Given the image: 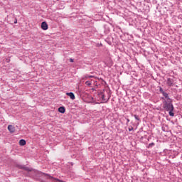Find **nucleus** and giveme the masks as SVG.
I'll list each match as a JSON object with an SVG mask.
<instances>
[{
  "label": "nucleus",
  "mask_w": 182,
  "mask_h": 182,
  "mask_svg": "<svg viewBox=\"0 0 182 182\" xmlns=\"http://www.w3.org/2000/svg\"><path fill=\"white\" fill-rule=\"evenodd\" d=\"M164 109L167 112H168V110H174V107L173 106L170 98H167V100H165L164 102Z\"/></svg>",
  "instance_id": "nucleus-1"
},
{
  "label": "nucleus",
  "mask_w": 182,
  "mask_h": 182,
  "mask_svg": "<svg viewBox=\"0 0 182 182\" xmlns=\"http://www.w3.org/2000/svg\"><path fill=\"white\" fill-rule=\"evenodd\" d=\"M98 96L100 97V100H101L102 102H106V97L105 96L104 92H100L98 93Z\"/></svg>",
  "instance_id": "nucleus-2"
},
{
  "label": "nucleus",
  "mask_w": 182,
  "mask_h": 182,
  "mask_svg": "<svg viewBox=\"0 0 182 182\" xmlns=\"http://www.w3.org/2000/svg\"><path fill=\"white\" fill-rule=\"evenodd\" d=\"M41 29H43V31H48V23H46V21L41 23Z\"/></svg>",
  "instance_id": "nucleus-3"
},
{
  "label": "nucleus",
  "mask_w": 182,
  "mask_h": 182,
  "mask_svg": "<svg viewBox=\"0 0 182 182\" xmlns=\"http://www.w3.org/2000/svg\"><path fill=\"white\" fill-rule=\"evenodd\" d=\"M8 130L10 133H15V127L14 125H9Z\"/></svg>",
  "instance_id": "nucleus-4"
},
{
  "label": "nucleus",
  "mask_w": 182,
  "mask_h": 182,
  "mask_svg": "<svg viewBox=\"0 0 182 182\" xmlns=\"http://www.w3.org/2000/svg\"><path fill=\"white\" fill-rule=\"evenodd\" d=\"M66 95H67V96H69L72 100H75V94H73V92H67Z\"/></svg>",
  "instance_id": "nucleus-5"
},
{
  "label": "nucleus",
  "mask_w": 182,
  "mask_h": 182,
  "mask_svg": "<svg viewBox=\"0 0 182 182\" xmlns=\"http://www.w3.org/2000/svg\"><path fill=\"white\" fill-rule=\"evenodd\" d=\"M173 82H174V81L171 78H168L167 82H166L168 86H173Z\"/></svg>",
  "instance_id": "nucleus-6"
},
{
  "label": "nucleus",
  "mask_w": 182,
  "mask_h": 182,
  "mask_svg": "<svg viewBox=\"0 0 182 182\" xmlns=\"http://www.w3.org/2000/svg\"><path fill=\"white\" fill-rule=\"evenodd\" d=\"M19 168H22L23 170H25L26 171H32V169H31L28 167L22 166H20Z\"/></svg>",
  "instance_id": "nucleus-7"
},
{
  "label": "nucleus",
  "mask_w": 182,
  "mask_h": 182,
  "mask_svg": "<svg viewBox=\"0 0 182 182\" xmlns=\"http://www.w3.org/2000/svg\"><path fill=\"white\" fill-rule=\"evenodd\" d=\"M26 144V141H25V139H21L19 141L20 146H25Z\"/></svg>",
  "instance_id": "nucleus-8"
},
{
  "label": "nucleus",
  "mask_w": 182,
  "mask_h": 182,
  "mask_svg": "<svg viewBox=\"0 0 182 182\" xmlns=\"http://www.w3.org/2000/svg\"><path fill=\"white\" fill-rule=\"evenodd\" d=\"M58 112H59L60 113H65V107H60L58 108Z\"/></svg>",
  "instance_id": "nucleus-9"
},
{
  "label": "nucleus",
  "mask_w": 182,
  "mask_h": 182,
  "mask_svg": "<svg viewBox=\"0 0 182 182\" xmlns=\"http://www.w3.org/2000/svg\"><path fill=\"white\" fill-rule=\"evenodd\" d=\"M163 95L166 98V100H167V99H168V94H167L166 92H164Z\"/></svg>",
  "instance_id": "nucleus-10"
},
{
  "label": "nucleus",
  "mask_w": 182,
  "mask_h": 182,
  "mask_svg": "<svg viewBox=\"0 0 182 182\" xmlns=\"http://www.w3.org/2000/svg\"><path fill=\"white\" fill-rule=\"evenodd\" d=\"M169 116H171L172 117H174V112L173 110H169Z\"/></svg>",
  "instance_id": "nucleus-11"
},
{
  "label": "nucleus",
  "mask_w": 182,
  "mask_h": 182,
  "mask_svg": "<svg viewBox=\"0 0 182 182\" xmlns=\"http://www.w3.org/2000/svg\"><path fill=\"white\" fill-rule=\"evenodd\" d=\"M85 85H86L87 86H92V82H91L90 81H87V82H85Z\"/></svg>",
  "instance_id": "nucleus-12"
},
{
  "label": "nucleus",
  "mask_w": 182,
  "mask_h": 182,
  "mask_svg": "<svg viewBox=\"0 0 182 182\" xmlns=\"http://www.w3.org/2000/svg\"><path fill=\"white\" fill-rule=\"evenodd\" d=\"M89 77V75H85L82 79H87Z\"/></svg>",
  "instance_id": "nucleus-13"
},
{
  "label": "nucleus",
  "mask_w": 182,
  "mask_h": 182,
  "mask_svg": "<svg viewBox=\"0 0 182 182\" xmlns=\"http://www.w3.org/2000/svg\"><path fill=\"white\" fill-rule=\"evenodd\" d=\"M134 117H135L136 120H140V118H139V116L134 115Z\"/></svg>",
  "instance_id": "nucleus-14"
},
{
  "label": "nucleus",
  "mask_w": 182,
  "mask_h": 182,
  "mask_svg": "<svg viewBox=\"0 0 182 182\" xmlns=\"http://www.w3.org/2000/svg\"><path fill=\"white\" fill-rule=\"evenodd\" d=\"M151 146H154V143H151V144H149V147H151Z\"/></svg>",
  "instance_id": "nucleus-15"
},
{
  "label": "nucleus",
  "mask_w": 182,
  "mask_h": 182,
  "mask_svg": "<svg viewBox=\"0 0 182 182\" xmlns=\"http://www.w3.org/2000/svg\"><path fill=\"white\" fill-rule=\"evenodd\" d=\"M132 130H133V127L129 128V132H132Z\"/></svg>",
  "instance_id": "nucleus-16"
},
{
  "label": "nucleus",
  "mask_w": 182,
  "mask_h": 182,
  "mask_svg": "<svg viewBox=\"0 0 182 182\" xmlns=\"http://www.w3.org/2000/svg\"><path fill=\"white\" fill-rule=\"evenodd\" d=\"M70 62L73 63V59L70 58Z\"/></svg>",
  "instance_id": "nucleus-17"
},
{
  "label": "nucleus",
  "mask_w": 182,
  "mask_h": 182,
  "mask_svg": "<svg viewBox=\"0 0 182 182\" xmlns=\"http://www.w3.org/2000/svg\"><path fill=\"white\" fill-rule=\"evenodd\" d=\"M88 77L90 78L93 77V75H88Z\"/></svg>",
  "instance_id": "nucleus-18"
},
{
  "label": "nucleus",
  "mask_w": 182,
  "mask_h": 182,
  "mask_svg": "<svg viewBox=\"0 0 182 182\" xmlns=\"http://www.w3.org/2000/svg\"><path fill=\"white\" fill-rule=\"evenodd\" d=\"M127 123H129V122H130V119H127Z\"/></svg>",
  "instance_id": "nucleus-19"
},
{
  "label": "nucleus",
  "mask_w": 182,
  "mask_h": 182,
  "mask_svg": "<svg viewBox=\"0 0 182 182\" xmlns=\"http://www.w3.org/2000/svg\"><path fill=\"white\" fill-rule=\"evenodd\" d=\"M18 21H15L14 23H17Z\"/></svg>",
  "instance_id": "nucleus-20"
}]
</instances>
